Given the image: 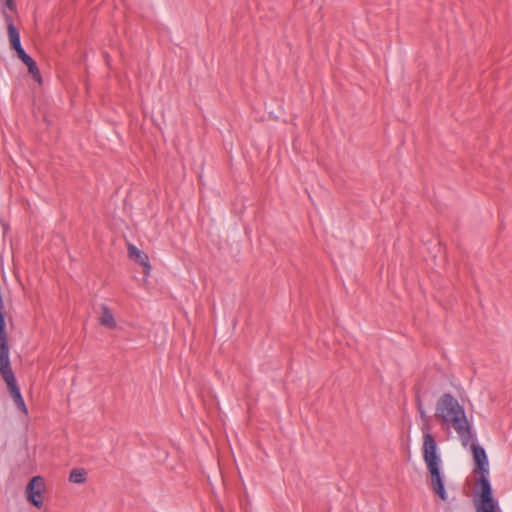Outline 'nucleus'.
I'll return each instance as SVG.
<instances>
[{
	"instance_id": "f257e3e1",
	"label": "nucleus",
	"mask_w": 512,
	"mask_h": 512,
	"mask_svg": "<svg viewBox=\"0 0 512 512\" xmlns=\"http://www.w3.org/2000/svg\"><path fill=\"white\" fill-rule=\"evenodd\" d=\"M435 417L443 424H450L453 427L464 448H467L469 443L475 439L476 432L469 423L463 406L451 394L445 393L439 398Z\"/></svg>"
},
{
	"instance_id": "f03ea898",
	"label": "nucleus",
	"mask_w": 512,
	"mask_h": 512,
	"mask_svg": "<svg viewBox=\"0 0 512 512\" xmlns=\"http://www.w3.org/2000/svg\"><path fill=\"white\" fill-rule=\"evenodd\" d=\"M0 374L6 382L9 393L19 411L25 416L28 415V409L21 395L20 388L17 385L15 374L11 368L10 357L0 359Z\"/></svg>"
},
{
	"instance_id": "7ed1b4c3",
	"label": "nucleus",
	"mask_w": 512,
	"mask_h": 512,
	"mask_svg": "<svg viewBox=\"0 0 512 512\" xmlns=\"http://www.w3.org/2000/svg\"><path fill=\"white\" fill-rule=\"evenodd\" d=\"M422 456L427 470L443 465L438 444L432 434L425 435V441L422 444Z\"/></svg>"
},
{
	"instance_id": "20e7f679",
	"label": "nucleus",
	"mask_w": 512,
	"mask_h": 512,
	"mask_svg": "<svg viewBox=\"0 0 512 512\" xmlns=\"http://www.w3.org/2000/svg\"><path fill=\"white\" fill-rule=\"evenodd\" d=\"M475 462L474 473L489 474V461L485 449L477 444V436L468 445Z\"/></svg>"
},
{
	"instance_id": "39448f33",
	"label": "nucleus",
	"mask_w": 512,
	"mask_h": 512,
	"mask_svg": "<svg viewBox=\"0 0 512 512\" xmlns=\"http://www.w3.org/2000/svg\"><path fill=\"white\" fill-rule=\"evenodd\" d=\"M429 477V485L435 495L441 500H447V492L445 489V475L442 467L427 470Z\"/></svg>"
},
{
	"instance_id": "423d86ee",
	"label": "nucleus",
	"mask_w": 512,
	"mask_h": 512,
	"mask_svg": "<svg viewBox=\"0 0 512 512\" xmlns=\"http://www.w3.org/2000/svg\"><path fill=\"white\" fill-rule=\"evenodd\" d=\"M475 488L476 496L474 499V504L496 500L493 496V490L489 480V474H480V477L477 479L475 483Z\"/></svg>"
},
{
	"instance_id": "0eeeda50",
	"label": "nucleus",
	"mask_w": 512,
	"mask_h": 512,
	"mask_svg": "<svg viewBox=\"0 0 512 512\" xmlns=\"http://www.w3.org/2000/svg\"><path fill=\"white\" fill-rule=\"evenodd\" d=\"M43 489L44 481L40 476L33 477L26 487L27 499L37 508H41L43 505Z\"/></svg>"
},
{
	"instance_id": "6e6552de",
	"label": "nucleus",
	"mask_w": 512,
	"mask_h": 512,
	"mask_svg": "<svg viewBox=\"0 0 512 512\" xmlns=\"http://www.w3.org/2000/svg\"><path fill=\"white\" fill-rule=\"evenodd\" d=\"M128 256L130 259L136 261L140 265L144 267V272L146 274L149 273V270L151 268V265L149 263L148 256L143 253L141 250H139L135 245L129 244L128 245Z\"/></svg>"
},
{
	"instance_id": "1a4fd4ad",
	"label": "nucleus",
	"mask_w": 512,
	"mask_h": 512,
	"mask_svg": "<svg viewBox=\"0 0 512 512\" xmlns=\"http://www.w3.org/2000/svg\"><path fill=\"white\" fill-rule=\"evenodd\" d=\"M101 310H102V313H101V317H100V324L109 328V329H114L116 328L117 326V323L115 321V318L111 312V310L108 308L107 305H102L101 306Z\"/></svg>"
},
{
	"instance_id": "9d476101",
	"label": "nucleus",
	"mask_w": 512,
	"mask_h": 512,
	"mask_svg": "<svg viewBox=\"0 0 512 512\" xmlns=\"http://www.w3.org/2000/svg\"><path fill=\"white\" fill-rule=\"evenodd\" d=\"M476 512H502L498 500L475 503Z\"/></svg>"
},
{
	"instance_id": "9b49d317",
	"label": "nucleus",
	"mask_w": 512,
	"mask_h": 512,
	"mask_svg": "<svg viewBox=\"0 0 512 512\" xmlns=\"http://www.w3.org/2000/svg\"><path fill=\"white\" fill-rule=\"evenodd\" d=\"M87 479V472L83 468H74L71 470L69 480L76 484H82Z\"/></svg>"
},
{
	"instance_id": "f8f14e48",
	"label": "nucleus",
	"mask_w": 512,
	"mask_h": 512,
	"mask_svg": "<svg viewBox=\"0 0 512 512\" xmlns=\"http://www.w3.org/2000/svg\"><path fill=\"white\" fill-rule=\"evenodd\" d=\"M28 67V71L29 73L32 75V77L34 78V80H36L38 83H41L42 82V78H41V75H40V72H39V69L37 67V64H36V61L33 60L32 62H30L28 65H26Z\"/></svg>"
},
{
	"instance_id": "ddd939ff",
	"label": "nucleus",
	"mask_w": 512,
	"mask_h": 512,
	"mask_svg": "<svg viewBox=\"0 0 512 512\" xmlns=\"http://www.w3.org/2000/svg\"><path fill=\"white\" fill-rule=\"evenodd\" d=\"M10 37V45L13 50L18 53L19 51L23 50V47L21 45L20 40V34H9Z\"/></svg>"
},
{
	"instance_id": "4468645a",
	"label": "nucleus",
	"mask_w": 512,
	"mask_h": 512,
	"mask_svg": "<svg viewBox=\"0 0 512 512\" xmlns=\"http://www.w3.org/2000/svg\"><path fill=\"white\" fill-rule=\"evenodd\" d=\"M17 56L22 60V62L25 64V65H28L30 62H32L34 59L28 55L25 50H21L17 53Z\"/></svg>"
},
{
	"instance_id": "2eb2a0df",
	"label": "nucleus",
	"mask_w": 512,
	"mask_h": 512,
	"mask_svg": "<svg viewBox=\"0 0 512 512\" xmlns=\"http://www.w3.org/2000/svg\"><path fill=\"white\" fill-rule=\"evenodd\" d=\"M416 402H417V410H418V412H419V414H420V417H421L423 420H426V417H427V416H426V411H425V409H424V407H423L422 401H421V399H420V397H419V396H417V398H416Z\"/></svg>"
},
{
	"instance_id": "dca6fc26",
	"label": "nucleus",
	"mask_w": 512,
	"mask_h": 512,
	"mask_svg": "<svg viewBox=\"0 0 512 512\" xmlns=\"http://www.w3.org/2000/svg\"><path fill=\"white\" fill-rule=\"evenodd\" d=\"M421 430H422V433H423V442H424L425 441V435L431 434V432H430L431 427H430V425L427 422H425L423 424V426L421 427Z\"/></svg>"
},
{
	"instance_id": "f3484780",
	"label": "nucleus",
	"mask_w": 512,
	"mask_h": 512,
	"mask_svg": "<svg viewBox=\"0 0 512 512\" xmlns=\"http://www.w3.org/2000/svg\"><path fill=\"white\" fill-rule=\"evenodd\" d=\"M6 2V6L10 9V10H13V7H14V0H5Z\"/></svg>"
},
{
	"instance_id": "a211bd4d",
	"label": "nucleus",
	"mask_w": 512,
	"mask_h": 512,
	"mask_svg": "<svg viewBox=\"0 0 512 512\" xmlns=\"http://www.w3.org/2000/svg\"><path fill=\"white\" fill-rule=\"evenodd\" d=\"M8 32L9 33L17 32L16 28L14 27V25L12 23L8 24Z\"/></svg>"
}]
</instances>
